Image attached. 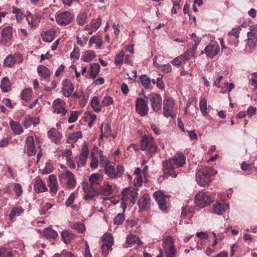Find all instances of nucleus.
<instances>
[{"label":"nucleus","mask_w":257,"mask_h":257,"mask_svg":"<svg viewBox=\"0 0 257 257\" xmlns=\"http://www.w3.org/2000/svg\"><path fill=\"white\" fill-rule=\"evenodd\" d=\"M186 163V158L181 152L176 153L172 158L163 162L164 174L166 176L176 178L177 173L175 171L177 168L181 167Z\"/></svg>","instance_id":"1"},{"label":"nucleus","mask_w":257,"mask_h":257,"mask_svg":"<svg viewBox=\"0 0 257 257\" xmlns=\"http://www.w3.org/2000/svg\"><path fill=\"white\" fill-rule=\"evenodd\" d=\"M217 171L211 168L199 166L197 170L196 180L198 184L202 187L208 186L211 180V175L216 174Z\"/></svg>","instance_id":"2"},{"label":"nucleus","mask_w":257,"mask_h":257,"mask_svg":"<svg viewBox=\"0 0 257 257\" xmlns=\"http://www.w3.org/2000/svg\"><path fill=\"white\" fill-rule=\"evenodd\" d=\"M162 246L164 250L165 257H175L177 249L174 244L175 240L171 236H167L162 239Z\"/></svg>","instance_id":"3"},{"label":"nucleus","mask_w":257,"mask_h":257,"mask_svg":"<svg viewBox=\"0 0 257 257\" xmlns=\"http://www.w3.org/2000/svg\"><path fill=\"white\" fill-rule=\"evenodd\" d=\"M104 168L105 173L111 179H117L120 177L124 172V169L121 165H117L115 171V164L111 162L107 164Z\"/></svg>","instance_id":"4"},{"label":"nucleus","mask_w":257,"mask_h":257,"mask_svg":"<svg viewBox=\"0 0 257 257\" xmlns=\"http://www.w3.org/2000/svg\"><path fill=\"white\" fill-rule=\"evenodd\" d=\"M141 149L142 151H146L150 154L156 152L157 146L151 136L145 135L141 141Z\"/></svg>","instance_id":"5"},{"label":"nucleus","mask_w":257,"mask_h":257,"mask_svg":"<svg viewBox=\"0 0 257 257\" xmlns=\"http://www.w3.org/2000/svg\"><path fill=\"white\" fill-rule=\"evenodd\" d=\"M213 201V198L206 192H199L195 197V202L200 208H204L209 205Z\"/></svg>","instance_id":"6"},{"label":"nucleus","mask_w":257,"mask_h":257,"mask_svg":"<svg viewBox=\"0 0 257 257\" xmlns=\"http://www.w3.org/2000/svg\"><path fill=\"white\" fill-rule=\"evenodd\" d=\"M148 97L138 98L136 101V111L141 116H146L149 110Z\"/></svg>","instance_id":"7"},{"label":"nucleus","mask_w":257,"mask_h":257,"mask_svg":"<svg viewBox=\"0 0 257 257\" xmlns=\"http://www.w3.org/2000/svg\"><path fill=\"white\" fill-rule=\"evenodd\" d=\"M175 102L173 98L171 97L165 98L163 101V115L166 117L175 116L174 110Z\"/></svg>","instance_id":"8"},{"label":"nucleus","mask_w":257,"mask_h":257,"mask_svg":"<svg viewBox=\"0 0 257 257\" xmlns=\"http://www.w3.org/2000/svg\"><path fill=\"white\" fill-rule=\"evenodd\" d=\"M195 54L194 49H188L187 51L171 61L173 66L179 67L181 66L183 63L189 60Z\"/></svg>","instance_id":"9"},{"label":"nucleus","mask_w":257,"mask_h":257,"mask_svg":"<svg viewBox=\"0 0 257 257\" xmlns=\"http://www.w3.org/2000/svg\"><path fill=\"white\" fill-rule=\"evenodd\" d=\"M60 180H64L66 184L67 187L73 189L75 187L76 182L74 174L70 171H66L59 175Z\"/></svg>","instance_id":"10"},{"label":"nucleus","mask_w":257,"mask_h":257,"mask_svg":"<svg viewBox=\"0 0 257 257\" xmlns=\"http://www.w3.org/2000/svg\"><path fill=\"white\" fill-rule=\"evenodd\" d=\"M151 102V107L153 111L157 112L162 108V101L161 96L155 93H151L148 95V99Z\"/></svg>","instance_id":"11"},{"label":"nucleus","mask_w":257,"mask_h":257,"mask_svg":"<svg viewBox=\"0 0 257 257\" xmlns=\"http://www.w3.org/2000/svg\"><path fill=\"white\" fill-rule=\"evenodd\" d=\"M138 197V193L137 188H125L122 192L121 200H131V202L135 203Z\"/></svg>","instance_id":"12"},{"label":"nucleus","mask_w":257,"mask_h":257,"mask_svg":"<svg viewBox=\"0 0 257 257\" xmlns=\"http://www.w3.org/2000/svg\"><path fill=\"white\" fill-rule=\"evenodd\" d=\"M73 19V15L69 12L65 11L59 14L56 18L58 24L66 26L69 24Z\"/></svg>","instance_id":"13"},{"label":"nucleus","mask_w":257,"mask_h":257,"mask_svg":"<svg viewBox=\"0 0 257 257\" xmlns=\"http://www.w3.org/2000/svg\"><path fill=\"white\" fill-rule=\"evenodd\" d=\"M66 103L60 98H57L54 100L52 104L54 112L57 114L65 116L67 110L65 108Z\"/></svg>","instance_id":"14"},{"label":"nucleus","mask_w":257,"mask_h":257,"mask_svg":"<svg viewBox=\"0 0 257 257\" xmlns=\"http://www.w3.org/2000/svg\"><path fill=\"white\" fill-rule=\"evenodd\" d=\"M61 92L66 97H70L74 91V86L71 81L68 79H65L62 83Z\"/></svg>","instance_id":"15"},{"label":"nucleus","mask_w":257,"mask_h":257,"mask_svg":"<svg viewBox=\"0 0 257 257\" xmlns=\"http://www.w3.org/2000/svg\"><path fill=\"white\" fill-rule=\"evenodd\" d=\"M154 197L159 204L160 209L163 211L167 210V207L166 204L165 195L161 191H156L154 193Z\"/></svg>","instance_id":"16"},{"label":"nucleus","mask_w":257,"mask_h":257,"mask_svg":"<svg viewBox=\"0 0 257 257\" xmlns=\"http://www.w3.org/2000/svg\"><path fill=\"white\" fill-rule=\"evenodd\" d=\"M229 208L228 204L220 202H217L212 206L211 212L217 214L218 215H222L226 210Z\"/></svg>","instance_id":"17"},{"label":"nucleus","mask_w":257,"mask_h":257,"mask_svg":"<svg viewBox=\"0 0 257 257\" xmlns=\"http://www.w3.org/2000/svg\"><path fill=\"white\" fill-rule=\"evenodd\" d=\"M26 145L27 149V153L28 156H32L36 153L34 140L33 137L28 136L26 139Z\"/></svg>","instance_id":"18"},{"label":"nucleus","mask_w":257,"mask_h":257,"mask_svg":"<svg viewBox=\"0 0 257 257\" xmlns=\"http://www.w3.org/2000/svg\"><path fill=\"white\" fill-rule=\"evenodd\" d=\"M150 201V197L149 194H144L138 202L141 211H145L149 208Z\"/></svg>","instance_id":"19"},{"label":"nucleus","mask_w":257,"mask_h":257,"mask_svg":"<svg viewBox=\"0 0 257 257\" xmlns=\"http://www.w3.org/2000/svg\"><path fill=\"white\" fill-rule=\"evenodd\" d=\"M48 137L54 143L58 144L62 136L55 128H51L48 132Z\"/></svg>","instance_id":"20"},{"label":"nucleus","mask_w":257,"mask_h":257,"mask_svg":"<svg viewBox=\"0 0 257 257\" xmlns=\"http://www.w3.org/2000/svg\"><path fill=\"white\" fill-rule=\"evenodd\" d=\"M158 56H155L153 59V64L156 67L158 68L164 73H169L172 71V66L168 63L164 65H160L157 62Z\"/></svg>","instance_id":"21"},{"label":"nucleus","mask_w":257,"mask_h":257,"mask_svg":"<svg viewBox=\"0 0 257 257\" xmlns=\"http://www.w3.org/2000/svg\"><path fill=\"white\" fill-rule=\"evenodd\" d=\"M88 184L87 183H83V188L84 192H85V195L84 196V199L87 201L91 200L93 199L95 195V192L94 189L92 188H88Z\"/></svg>","instance_id":"22"},{"label":"nucleus","mask_w":257,"mask_h":257,"mask_svg":"<svg viewBox=\"0 0 257 257\" xmlns=\"http://www.w3.org/2000/svg\"><path fill=\"white\" fill-rule=\"evenodd\" d=\"M25 23H28L31 27L37 26L39 23V19L37 15L29 14L25 19Z\"/></svg>","instance_id":"23"},{"label":"nucleus","mask_w":257,"mask_h":257,"mask_svg":"<svg viewBox=\"0 0 257 257\" xmlns=\"http://www.w3.org/2000/svg\"><path fill=\"white\" fill-rule=\"evenodd\" d=\"M49 187L50 191L52 193H56L58 191V183L56 177L54 175H51L49 177Z\"/></svg>","instance_id":"24"},{"label":"nucleus","mask_w":257,"mask_h":257,"mask_svg":"<svg viewBox=\"0 0 257 257\" xmlns=\"http://www.w3.org/2000/svg\"><path fill=\"white\" fill-rule=\"evenodd\" d=\"M90 104L92 109L95 112H99L101 110L102 105L101 103H100L97 96H93L90 100Z\"/></svg>","instance_id":"25"},{"label":"nucleus","mask_w":257,"mask_h":257,"mask_svg":"<svg viewBox=\"0 0 257 257\" xmlns=\"http://www.w3.org/2000/svg\"><path fill=\"white\" fill-rule=\"evenodd\" d=\"M37 71L39 76L44 79L49 77L51 75L50 70L46 66L42 65L38 66Z\"/></svg>","instance_id":"26"},{"label":"nucleus","mask_w":257,"mask_h":257,"mask_svg":"<svg viewBox=\"0 0 257 257\" xmlns=\"http://www.w3.org/2000/svg\"><path fill=\"white\" fill-rule=\"evenodd\" d=\"M82 137V134L81 131H77L75 133L69 134L67 138L66 142L69 144H73L76 143L79 139Z\"/></svg>","instance_id":"27"},{"label":"nucleus","mask_w":257,"mask_h":257,"mask_svg":"<svg viewBox=\"0 0 257 257\" xmlns=\"http://www.w3.org/2000/svg\"><path fill=\"white\" fill-rule=\"evenodd\" d=\"M12 29L10 27L4 28L2 31V41L4 43L9 42L12 37Z\"/></svg>","instance_id":"28"},{"label":"nucleus","mask_w":257,"mask_h":257,"mask_svg":"<svg viewBox=\"0 0 257 257\" xmlns=\"http://www.w3.org/2000/svg\"><path fill=\"white\" fill-rule=\"evenodd\" d=\"M126 243L128 245L137 244L140 245L142 244V241L136 235L130 234L126 238Z\"/></svg>","instance_id":"29"},{"label":"nucleus","mask_w":257,"mask_h":257,"mask_svg":"<svg viewBox=\"0 0 257 257\" xmlns=\"http://www.w3.org/2000/svg\"><path fill=\"white\" fill-rule=\"evenodd\" d=\"M102 181V176L98 173H93L91 174L89 178V182L91 187L98 185Z\"/></svg>","instance_id":"30"},{"label":"nucleus","mask_w":257,"mask_h":257,"mask_svg":"<svg viewBox=\"0 0 257 257\" xmlns=\"http://www.w3.org/2000/svg\"><path fill=\"white\" fill-rule=\"evenodd\" d=\"M112 134V131L110 125L109 123H106L104 126L101 127V135L100 139H103L104 138H108Z\"/></svg>","instance_id":"31"},{"label":"nucleus","mask_w":257,"mask_h":257,"mask_svg":"<svg viewBox=\"0 0 257 257\" xmlns=\"http://www.w3.org/2000/svg\"><path fill=\"white\" fill-rule=\"evenodd\" d=\"M43 235L47 239H55L58 235L57 231L49 227L43 229Z\"/></svg>","instance_id":"32"},{"label":"nucleus","mask_w":257,"mask_h":257,"mask_svg":"<svg viewBox=\"0 0 257 257\" xmlns=\"http://www.w3.org/2000/svg\"><path fill=\"white\" fill-rule=\"evenodd\" d=\"M55 30L52 29L48 31L44 32L42 34V39L44 41L49 42H51L54 38Z\"/></svg>","instance_id":"33"},{"label":"nucleus","mask_w":257,"mask_h":257,"mask_svg":"<svg viewBox=\"0 0 257 257\" xmlns=\"http://www.w3.org/2000/svg\"><path fill=\"white\" fill-rule=\"evenodd\" d=\"M114 186L108 183L104 184L100 188V193L103 195L108 196L111 194Z\"/></svg>","instance_id":"34"},{"label":"nucleus","mask_w":257,"mask_h":257,"mask_svg":"<svg viewBox=\"0 0 257 257\" xmlns=\"http://www.w3.org/2000/svg\"><path fill=\"white\" fill-rule=\"evenodd\" d=\"M34 189L37 192H44L47 190V187L42 180H37L34 183Z\"/></svg>","instance_id":"35"},{"label":"nucleus","mask_w":257,"mask_h":257,"mask_svg":"<svg viewBox=\"0 0 257 257\" xmlns=\"http://www.w3.org/2000/svg\"><path fill=\"white\" fill-rule=\"evenodd\" d=\"M100 71V66L98 63H93L90 66V75L91 78L95 79Z\"/></svg>","instance_id":"36"},{"label":"nucleus","mask_w":257,"mask_h":257,"mask_svg":"<svg viewBox=\"0 0 257 257\" xmlns=\"http://www.w3.org/2000/svg\"><path fill=\"white\" fill-rule=\"evenodd\" d=\"M102 41L100 37L98 36L92 37L89 42V46L90 47H100Z\"/></svg>","instance_id":"37"},{"label":"nucleus","mask_w":257,"mask_h":257,"mask_svg":"<svg viewBox=\"0 0 257 257\" xmlns=\"http://www.w3.org/2000/svg\"><path fill=\"white\" fill-rule=\"evenodd\" d=\"M102 244H106L112 245L114 240L112 235L110 233H104L102 237Z\"/></svg>","instance_id":"38"},{"label":"nucleus","mask_w":257,"mask_h":257,"mask_svg":"<svg viewBox=\"0 0 257 257\" xmlns=\"http://www.w3.org/2000/svg\"><path fill=\"white\" fill-rule=\"evenodd\" d=\"M142 86L145 89H149L151 86V79L146 75H142L140 78Z\"/></svg>","instance_id":"39"},{"label":"nucleus","mask_w":257,"mask_h":257,"mask_svg":"<svg viewBox=\"0 0 257 257\" xmlns=\"http://www.w3.org/2000/svg\"><path fill=\"white\" fill-rule=\"evenodd\" d=\"M199 108L201 113L204 116H206L208 112L207 111V102L205 98H202L199 102Z\"/></svg>","instance_id":"40"},{"label":"nucleus","mask_w":257,"mask_h":257,"mask_svg":"<svg viewBox=\"0 0 257 257\" xmlns=\"http://www.w3.org/2000/svg\"><path fill=\"white\" fill-rule=\"evenodd\" d=\"M196 236L199 238L201 240L197 241V245L196 246V248L198 250L201 249V247L199 245V244H203V241L202 239H207L208 237V235L207 233L204 232H199L196 233Z\"/></svg>","instance_id":"41"},{"label":"nucleus","mask_w":257,"mask_h":257,"mask_svg":"<svg viewBox=\"0 0 257 257\" xmlns=\"http://www.w3.org/2000/svg\"><path fill=\"white\" fill-rule=\"evenodd\" d=\"M95 57V52L92 50H88L83 55L82 59L84 62H88L91 61Z\"/></svg>","instance_id":"42"},{"label":"nucleus","mask_w":257,"mask_h":257,"mask_svg":"<svg viewBox=\"0 0 257 257\" xmlns=\"http://www.w3.org/2000/svg\"><path fill=\"white\" fill-rule=\"evenodd\" d=\"M61 237L63 241L66 243H69L73 239V234L70 233L67 230H63L61 233Z\"/></svg>","instance_id":"43"},{"label":"nucleus","mask_w":257,"mask_h":257,"mask_svg":"<svg viewBox=\"0 0 257 257\" xmlns=\"http://www.w3.org/2000/svg\"><path fill=\"white\" fill-rule=\"evenodd\" d=\"M1 87L3 92H7L10 90V83L7 77H4L2 79Z\"/></svg>","instance_id":"44"},{"label":"nucleus","mask_w":257,"mask_h":257,"mask_svg":"<svg viewBox=\"0 0 257 257\" xmlns=\"http://www.w3.org/2000/svg\"><path fill=\"white\" fill-rule=\"evenodd\" d=\"M32 95V89L30 88L25 89L21 93L22 99L24 101H28L30 99Z\"/></svg>","instance_id":"45"},{"label":"nucleus","mask_w":257,"mask_h":257,"mask_svg":"<svg viewBox=\"0 0 257 257\" xmlns=\"http://www.w3.org/2000/svg\"><path fill=\"white\" fill-rule=\"evenodd\" d=\"M219 52V49H204L202 51L201 54L205 53L207 57L213 58Z\"/></svg>","instance_id":"46"},{"label":"nucleus","mask_w":257,"mask_h":257,"mask_svg":"<svg viewBox=\"0 0 257 257\" xmlns=\"http://www.w3.org/2000/svg\"><path fill=\"white\" fill-rule=\"evenodd\" d=\"M113 103V99L109 96H105L101 101L102 106L105 107L112 104Z\"/></svg>","instance_id":"47"},{"label":"nucleus","mask_w":257,"mask_h":257,"mask_svg":"<svg viewBox=\"0 0 257 257\" xmlns=\"http://www.w3.org/2000/svg\"><path fill=\"white\" fill-rule=\"evenodd\" d=\"M71 227L80 233L83 232L85 230L84 225L81 223H75L71 226Z\"/></svg>","instance_id":"48"},{"label":"nucleus","mask_w":257,"mask_h":257,"mask_svg":"<svg viewBox=\"0 0 257 257\" xmlns=\"http://www.w3.org/2000/svg\"><path fill=\"white\" fill-rule=\"evenodd\" d=\"M78 193L77 192H74L70 194L68 199L65 202V204L67 206H71L73 204L74 200L77 196Z\"/></svg>","instance_id":"49"},{"label":"nucleus","mask_w":257,"mask_h":257,"mask_svg":"<svg viewBox=\"0 0 257 257\" xmlns=\"http://www.w3.org/2000/svg\"><path fill=\"white\" fill-rule=\"evenodd\" d=\"M101 24V20L98 18L96 19L93 20L90 23L91 28L94 29V31L97 30Z\"/></svg>","instance_id":"50"},{"label":"nucleus","mask_w":257,"mask_h":257,"mask_svg":"<svg viewBox=\"0 0 257 257\" xmlns=\"http://www.w3.org/2000/svg\"><path fill=\"white\" fill-rule=\"evenodd\" d=\"M124 215L123 214L118 213L114 218V224L115 225H120L122 224L124 220Z\"/></svg>","instance_id":"51"},{"label":"nucleus","mask_w":257,"mask_h":257,"mask_svg":"<svg viewBox=\"0 0 257 257\" xmlns=\"http://www.w3.org/2000/svg\"><path fill=\"white\" fill-rule=\"evenodd\" d=\"M79 112L77 111H72L70 116L68 118V121L69 123L75 122L78 119Z\"/></svg>","instance_id":"52"},{"label":"nucleus","mask_w":257,"mask_h":257,"mask_svg":"<svg viewBox=\"0 0 257 257\" xmlns=\"http://www.w3.org/2000/svg\"><path fill=\"white\" fill-rule=\"evenodd\" d=\"M87 19V14L83 13L80 14L76 19L77 23L79 25H83Z\"/></svg>","instance_id":"53"},{"label":"nucleus","mask_w":257,"mask_h":257,"mask_svg":"<svg viewBox=\"0 0 257 257\" xmlns=\"http://www.w3.org/2000/svg\"><path fill=\"white\" fill-rule=\"evenodd\" d=\"M124 54L123 51L122 50L116 55L114 61L116 65H120L122 63Z\"/></svg>","instance_id":"54"},{"label":"nucleus","mask_w":257,"mask_h":257,"mask_svg":"<svg viewBox=\"0 0 257 257\" xmlns=\"http://www.w3.org/2000/svg\"><path fill=\"white\" fill-rule=\"evenodd\" d=\"M12 252L10 249L5 247L0 248V257H11Z\"/></svg>","instance_id":"55"},{"label":"nucleus","mask_w":257,"mask_h":257,"mask_svg":"<svg viewBox=\"0 0 257 257\" xmlns=\"http://www.w3.org/2000/svg\"><path fill=\"white\" fill-rule=\"evenodd\" d=\"M15 59L11 55L8 56L5 59L4 65L7 67H11L15 63Z\"/></svg>","instance_id":"56"},{"label":"nucleus","mask_w":257,"mask_h":257,"mask_svg":"<svg viewBox=\"0 0 257 257\" xmlns=\"http://www.w3.org/2000/svg\"><path fill=\"white\" fill-rule=\"evenodd\" d=\"M76 159L77 160V165L78 167L81 168L85 165L87 159L78 156L76 157Z\"/></svg>","instance_id":"57"},{"label":"nucleus","mask_w":257,"mask_h":257,"mask_svg":"<svg viewBox=\"0 0 257 257\" xmlns=\"http://www.w3.org/2000/svg\"><path fill=\"white\" fill-rule=\"evenodd\" d=\"M247 45L249 48L254 47L256 45L257 38L255 37H247Z\"/></svg>","instance_id":"58"},{"label":"nucleus","mask_w":257,"mask_h":257,"mask_svg":"<svg viewBox=\"0 0 257 257\" xmlns=\"http://www.w3.org/2000/svg\"><path fill=\"white\" fill-rule=\"evenodd\" d=\"M112 246L111 245L102 244L101 247L102 253L105 255H107L109 251L112 250Z\"/></svg>","instance_id":"59"},{"label":"nucleus","mask_w":257,"mask_h":257,"mask_svg":"<svg viewBox=\"0 0 257 257\" xmlns=\"http://www.w3.org/2000/svg\"><path fill=\"white\" fill-rule=\"evenodd\" d=\"M250 84L257 89V73L254 72L251 74V77L249 79Z\"/></svg>","instance_id":"60"},{"label":"nucleus","mask_w":257,"mask_h":257,"mask_svg":"<svg viewBox=\"0 0 257 257\" xmlns=\"http://www.w3.org/2000/svg\"><path fill=\"white\" fill-rule=\"evenodd\" d=\"M250 32L247 33V37H255L257 38V25H251L250 27Z\"/></svg>","instance_id":"61"},{"label":"nucleus","mask_w":257,"mask_h":257,"mask_svg":"<svg viewBox=\"0 0 257 257\" xmlns=\"http://www.w3.org/2000/svg\"><path fill=\"white\" fill-rule=\"evenodd\" d=\"M26 15H24L23 13L18 9H17V22L25 24V19H26Z\"/></svg>","instance_id":"62"},{"label":"nucleus","mask_w":257,"mask_h":257,"mask_svg":"<svg viewBox=\"0 0 257 257\" xmlns=\"http://www.w3.org/2000/svg\"><path fill=\"white\" fill-rule=\"evenodd\" d=\"M134 182V185L135 188H138L141 187L143 183V177L142 175L136 176Z\"/></svg>","instance_id":"63"},{"label":"nucleus","mask_w":257,"mask_h":257,"mask_svg":"<svg viewBox=\"0 0 257 257\" xmlns=\"http://www.w3.org/2000/svg\"><path fill=\"white\" fill-rule=\"evenodd\" d=\"M52 170V165L49 163H47L45 165V168L43 169L42 171V173L44 174H48L51 173Z\"/></svg>","instance_id":"64"}]
</instances>
